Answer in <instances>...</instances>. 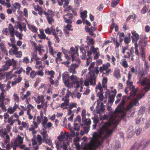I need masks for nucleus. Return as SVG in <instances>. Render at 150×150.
<instances>
[{
    "label": "nucleus",
    "mask_w": 150,
    "mask_h": 150,
    "mask_svg": "<svg viewBox=\"0 0 150 150\" xmlns=\"http://www.w3.org/2000/svg\"><path fill=\"white\" fill-rule=\"evenodd\" d=\"M27 25L28 28L33 32L35 33H37L38 28L35 25H30L29 23H27Z\"/></svg>",
    "instance_id": "19"
},
{
    "label": "nucleus",
    "mask_w": 150,
    "mask_h": 150,
    "mask_svg": "<svg viewBox=\"0 0 150 150\" xmlns=\"http://www.w3.org/2000/svg\"><path fill=\"white\" fill-rule=\"evenodd\" d=\"M16 57L17 58H21L22 55V53L21 51H18L15 54Z\"/></svg>",
    "instance_id": "48"
},
{
    "label": "nucleus",
    "mask_w": 150,
    "mask_h": 150,
    "mask_svg": "<svg viewBox=\"0 0 150 150\" xmlns=\"http://www.w3.org/2000/svg\"><path fill=\"white\" fill-rule=\"evenodd\" d=\"M8 132L5 128L0 129V137L5 139V136L7 134Z\"/></svg>",
    "instance_id": "23"
},
{
    "label": "nucleus",
    "mask_w": 150,
    "mask_h": 150,
    "mask_svg": "<svg viewBox=\"0 0 150 150\" xmlns=\"http://www.w3.org/2000/svg\"><path fill=\"white\" fill-rule=\"evenodd\" d=\"M113 121H108L105 123L100 128L98 133L94 132L93 134V138H92L88 144L87 146L89 149L92 150L95 149L101 145V143L99 139L102 141L108 137L112 133L113 130L110 127L114 123Z\"/></svg>",
    "instance_id": "1"
},
{
    "label": "nucleus",
    "mask_w": 150,
    "mask_h": 150,
    "mask_svg": "<svg viewBox=\"0 0 150 150\" xmlns=\"http://www.w3.org/2000/svg\"><path fill=\"white\" fill-rule=\"evenodd\" d=\"M87 13V11L86 10H85L81 13V17L83 20L86 18L87 16L86 14Z\"/></svg>",
    "instance_id": "39"
},
{
    "label": "nucleus",
    "mask_w": 150,
    "mask_h": 150,
    "mask_svg": "<svg viewBox=\"0 0 150 150\" xmlns=\"http://www.w3.org/2000/svg\"><path fill=\"white\" fill-rule=\"evenodd\" d=\"M15 5L14 6V7L15 9H19L21 8L20 4L18 2H16L15 3Z\"/></svg>",
    "instance_id": "63"
},
{
    "label": "nucleus",
    "mask_w": 150,
    "mask_h": 150,
    "mask_svg": "<svg viewBox=\"0 0 150 150\" xmlns=\"http://www.w3.org/2000/svg\"><path fill=\"white\" fill-rule=\"evenodd\" d=\"M132 42L134 43L135 41H137L139 38V35L135 31L132 32Z\"/></svg>",
    "instance_id": "16"
},
{
    "label": "nucleus",
    "mask_w": 150,
    "mask_h": 150,
    "mask_svg": "<svg viewBox=\"0 0 150 150\" xmlns=\"http://www.w3.org/2000/svg\"><path fill=\"white\" fill-rule=\"evenodd\" d=\"M97 95L99 97V99L101 101L103 100L104 96L103 92H98L97 94Z\"/></svg>",
    "instance_id": "44"
},
{
    "label": "nucleus",
    "mask_w": 150,
    "mask_h": 150,
    "mask_svg": "<svg viewBox=\"0 0 150 150\" xmlns=\"http://www.w3.org/2000/svg\"><path fill=\"white\" fill-rule=\"evenodd\" d=\"M62 80L66 86L69 87L70 85L69 77L68 72H65L62 74Z\"/></svg>",
    "instance_id": "6"
},
{
    "label": "nucleus",
    "mask_w": 150,
    "mask_h": 150,
    "mask_svg": "<svg viewBox=\"0 0 150 150\" xmlns=\"http://www.w3.org/2000/svg\"><path fill=\"white\" fill-rule=\"evenodd\" d=\"M70 50L71 51L72 61H73L74 60L75 57L79 56V54L77 53V52L76 51H75V50L74 48L73 47L71 48Z\"/></svg>",
    "instance_id": "15"
},
{
    "label": "nucleus",
    "mask_w": 150,
    "mask_h": 150,
    "mask_svg": "<svg viewBox=\"0 0 150 150\" xmlns=\"http://www.w3.org/2000/svg\"><path fill=\"white\" fill-rule=\"evenodd\" d=\"M113 75L117 79H118V77H120V70L117 69H115Z\"/></svg>",
    "instance_id": "27"
},
{
    "label": "nucleus",
    "mask_w": 150,
    "mask_h": 150,
    "mask_svg": "<svg viewBox=\"0 0 150 150\" xmlns=\"http://www.w3.org/2000/svg\"><path fill=\"white\" fill-rule=\"evenodd\" d=\"M125 100L122 99L121 102L120 103V104L117 106L118 108H121L122 107H123L125 103Z\"/></svg>",
    "instance_id": "55"
},
{
    "label": "nucleus",
    "mask_w": 150,
    "mask_h": 150,
    "mask_svg": "<svg viewBox=\"0 0 150 150\" xmlns=\"http://www.w3.org/2000/svg\"><path fill=\"white\" fill-rule=\"evenodd\" d=\"M99 71L98 69V67H96L94 68V69H92L91 71H90V75H93V74L95 75V74H97L99 72Z\"/></svg>",
    "instance_id": "30"
},
{
    "label": "nucleus",
    "mask_w": 150,
    "mask_h": 150,
    "mask_svg": "<svg viewBox=\"0 0 150 150\" xmlns=\"http://www.w3.org/2000/svg\"><path fill=\"white\" fill-rule=\"evenodd\" d=\"M48 75H50V78H54V75L55 74L53 70L48 71H46Z\"/></svg>",
    "instance_id": "35"
},
{
    "label": "nucleus",
    "mask_w": 150,
    "mask_h": 150,
    "mask_svg": "<svg viewBox=\"0 0 150 150\" xmlns=\"http://www.w3.org/2000/svg\"><path fill=\"white\" fill-rule=\"evenodd\" d=\"M15 110L12 108V107L9 108L8 109V112L10 114H13Z\"/></svg>",
    "instance_id": "62"
},
{
    "label": "nucleus",
    "mask_w": 150,
    "mask_h": 150,
    "mask_svg": "<svg viewBox=\"0 0 150 150\" xmlns=\"http://www.w3.org/2000/svg\"><path fill=\"white\" fill-rule=\"evenodd\" d=\"M48 46L49 47V52L52 55L54 54L53 50L52 47H51V45L48 43Z\"/></svg>",
    "instance_id": "52"
},
{
    "label": "nucleus",
    "mask_w": 150,
    "mask_h": 150,
    "mask_svg": "<svg viewBox=\"0 0 150 150\" xmlns=\"http://www.w3.org/2000/svg\"><path fill=\"white\" fill-rule=\"evenodd\" d=\"M86 110L85 109L82 110L81 112L82 119L86 118Z\"/></svg>",
    "instance_id": "54"
},
{
    "label": "nucleus",
    "mask_w": 150,
    "mask_h": 150,
    "mask_svg": "<svg viewBox=\"0 0 150 150\" xmlns=\"http://www.w3.org/2000/svg\"><path fill=\"white\" fill-rule=\"evenodd\" d=\"M40 79L39 78H37L36 79V81L35 82L34 84V87L36 88L38 84L39 83H40Z\"/></svg>",
    "instance_id": "57"
},
{
    "label": "nucleus",
    "mask_w": 150,
    "mask_h": 150,
    "mask_svg": "<svg viewBox=\"0 0 150 150\" xmlns=\"http://www.w3.org/2000/svg\"><path fill=\"white\" fill-rule=\"evenodd\" d=\"M23 62L25 64H28L29 63V59L27 57H25L23 59Z\"/></svg>",
    "instance_id": "64"
},
{
    "label": "nucleus",
    "mask_w": 150,
    "mask_h": 150,
    "mask_svg": "<svg viewBox=\"0 0 150 150\" xmlns=\"http://www.w3.org/2000/svg\"><path fill=\"white\" fill-rule=\"evenodd\" d=\"M120 63L122 66L125 68H127L128 67V64L125 58L122 59L121 62Z\"/></svg>",
    "instance_id": "25"
},
{
    "label": "nucleus",
    "mask_w": 150,
    "mask_h": 150,
    "mask_svg": "<svg viewBox=\"0 0 150 150\" xmlns=\"http://www.w3.org/2000/svg\"><path fill=\"white\" fill-rule=\"evenodd\" d=\"M36 75V72L34 70H32L30 73V77L31 79H33L35 77Z\"/></svg>",
    "instance_id": "41"
},
{
    "label": "nucleus",
    "mask_w": 150,
    "mask_h": 150,
    "mask_svg": "<svg viewBox=\"0 0 150 150\" xmlns=\"http://www.w3.org/2000/svg\"><path fill=\"white\" fill-rule=\"evenodd\" d=\"M43 13L46 16L48 23L52 25V23L54 22V20L53 17V16L50 15L49 13L45 11H44Z\"/></svg>",
    "instance_id": "9"
},
{
    "label": "nucleus",
    "mask_w": 150,
    "mask_h": 150,
    "mask_svg": "<svg viewBox=\"0 0 150 150\" xmlns=\"http://www.w3.org/2000/svg\"><path fill=\"white\" fill-rule=\"evenodd\" d=\"M69 79L73 84L79 80V78L76 75H72L69 77Z\"/></svg>",
    "instance_id": "24"
},
{
    "label": "nucleus",
    "mask_w": 150,
    "mask_h": 150,
    "mask_svg": "<svg viewBox=\"0 0 150 150\" xmlns=\"http://www.w3.org/2000/svg\"><path fill=\"white\" fill-rule=\"evenodd\" d=\"M150 143V139L149 140H146L145 139H143L140 144L138 145V147L137 148V150H139V148L143 146L142 149L145 148Z\"/></svg>",
    "instance_id": "8"
},
{
    "label": "nucleus",
    "mask_w": 150,
    "mask_h": 150,
    "mask_svg": "<svg viewBox=\"0 0 150 150\" xmlns=\"http://www.w3.org/2000/svg\"><path fill=\"white\" fill-rule=\"evenodd\" d=\"M82 121L83 122L85 125L87 126H89L91 124V122L90 119H86V118L82 119Z\"/></svg>",
    "instance_id": "29"
},
{
    "label": "nucleus",
    "mask_w": 150,
    "mask_h": 150,
    "mask_svg": "<svg viewBox=\"0 0 150 150\" xmlns=\"http://www.w3.org/2000/svg\"><path fill=\"white\" fill-rule=\"evenodd\" d=\"M90 85L94 86L96 84V76L93 74V75H90L89 79Z\"/></svg>",
    "instance_id": "11"
},
{
    "label": "nucleus",
    "mask_w": 150,
    "mask_h": 150,
    "mask_svg": "<svg viewBox=\"0 0 150 150\" xmlns=\"http://www.w3.org/2000/svg\"><path fill=\"white\" fill-rule=\"evenodd\" d=\"M9 66L8 64H5L1 68V71H7L9 68Z\"/></svg>",
    "instance_id": "36"
},
{
    "label": "nucleus",
    "mask_w": 150,
    "mask_h": 150,
    "mask_svg": "<svg viewBox=\"0 0 150 150\" xmlns=\"http://www.w3.org/2000/svg\"><path fill=\"white\" fill-rule=\"evenodd\" d=\"M45 31L46 34H47L49 35H50L51 33H52L50 30V28L48 27H47V28L45 29Z\"/></svg>",
    "instance_id": "56"
},
{
    "label": "nucleus",
    "mask_w": 150,
    "mask_h": 150,
    "mask_svg": "<svg viewBox=\"0 0 150 150\" xmlns=\"http://www.w3.org/2000/svg\"><path fill=\"white\" fill-rule=\"evenodd\" d=\"M8 32L11 37H14V34L16 30H15L14 28L11 23L9 24L8 28Z\"/></svg>",
    "instance_id": "14"
},
{
    "label": "nucleus",
    "mask_w": 150,
    "mask_h": 150,
    "mask_svg": "<svg viewBox=\"0 0 150 150\" xmlns=\"http://www.w3.org/2000/svg\"><path fill=\"white\" fill-rule=\"evenodd\" d=\"M69 99H66L63 103L61 104V107L63 108V107L65 106H68L69 105Z\"/></svg>",
    "instance_id": "33"
},
{
    "label": "nucleus",
    "mask_w": 150,
    "mask_h": 150,
    "mask_svg": "<svg viewBox=\"0 0 150 150\" xmlns=\"http://www.w3.org/2000/svg\"><path fill=\"white\" fill-rule=\"evenodd\" d=\"M87 40L89 41V42L90 44L92 45H93L94 44V42L93 41V40L92 38H90L88 36H87Z\"/></svg>",
    "instance_id": "53"
},
{
    "label": "nucleus",
    "mask_w": 150,
    "mask_h": 150,
    "mask_svg": "<svg viewBox=\"0 0 150 150\" xmlns=\"http://www.w3.org/2000/svg\"><path fill=\"white\" fill-rule=\"evenodd\" d=\"M85 133H87L89 130L90 126H86L83 127Z\"/></svg>",
    "instance_id": "60"
},
{
    "label": "nucleus",
    "mask_w": 150,
    "mask_h": 150,
    "mask_svg": "<svg viewBox=\"0 0 150 150\" xmlns=\"http://www.w3.org/2000/svg\"><path fill=\"white\" fill-rule=\"evenodd\" d=\"M115 96V94H113L110 95L109 96V100H108V102L112 104L113 102Z\"/></svg>",
    "instance_id": "31"
},
{
    "label": "nucleus",
    "mask_w": 150,
    "mask_h": 150,
    "mask_svg": "<svg viewBox=\"0 0 150 150\" xmlns=\"http://www.w3.org/2000/svg\"><path fill=\"white\" fill-rule=\"evenodd\" d=\"M6 137V139L5 138V141L4 143L6 144H7L9 141L10 139L9 136L7 134L5 136Z\"/></svg>",
    "instance_id": "58"
},
{
    "label": "nucleus",
    "mask_w": 150,
    "mask_h": 150,
    "mask_svg": "<svg viewBox=\"0 0 150 150\" xmlns=\"http://www.w3.org/2000/svg\"><path fill=\"white\" fill-rule=\"evenodd\" d=\"M48 119L45 116L44 118V119L43 120V121L42 123V125L44 128H46V127L45 126L46 125V124L47 122L48 121Z\"/></svg>",
    "instance_id": "38"
},
{
    "label": "nucleus",
    "mask_w": 150,
    "mask_h": 150,
    "mask_svg": "<svg viewBox=\"0 0 150 150\" xmlns=\"http://www.w3.org/2000/svg\"><path fill=\"white\" fill-rule=\"evenodd\" d=\"M149 8V6H144L142 8L141 13L142 14H145L146 13Z\"/></svg>",
    "instance_id": "40"
},
{
    "label": "nucleus",
    "mask_w": 150,
    "mask_h": 150,
    "mask_svg": "<svg viewBox=\"0 0 150 150\" xmlns=\"http://www.w3.org/2000/svg\"><path fill=\"white\" fill-rule=\"evenodd\" d=\"M17 61L13 59H11L8 58V59L5 61V63L8 65L9 66L13 65V67L16 66Z\"/></svg>",
    "instance_id": "10"
},
{
    "label": "nucleus",
    "mask_w": 150,
    "mask_h": 150,
    "mask_svg": "<svg viewBox=\"0 0 150 150\" xmlns=\"http://www.w3.org/2000/svg\"><path fill=\"white\" fill-rule=\"evenodd\" d=\"M12 71H11L10 72L6 73V79L8 80H10L16 76L15 74H11Z\"/></svg>",
    "instance_id": "20"
},
{
    "label": "nucleus",
    "mask_w": 150,
    "mask_h": 150,
    "mask_svg": "<svg viewBox=\"0 0 150 150\" xmlns=\"http://www.w3.org/2000/svg\"><path fill=\"white\" fill-rule=\"evenodd\" d=\"M14 100L17 102H18L19 101V98L17 94L15 93L13 95Z\"/></svg>",
    "instance_id": "51"
},
{
    "label": "nucleus",
    "mask_w": 150,
    "mask_h": 150,
    "mask_svg": "<svg viewBox=\"0 0 150 150\" xmlns=\"http://www.w3.org/2000/svg\"><path fill=\"white\" fill-rule=\"evenodd\" d=\"M41 34H39L38 35V36L39 38L42 39H44L45 38H46V35L44 33V32L43 31L42 32H40Z\"/></svg>",
    "instance_id": "45"
},
{
    "label": "nucleus",
    "mask_w": 150,
    "mask_h": 150,
    "mask_svg": "<svg viewBox=\"0 0 150 150\" xmlns=\"http://www.w3.org/2000/svg\"><path fill=\"white\" fill-rule=\"evenodd\" d=\"M0 48L4 54H8L7 51L6 49V47L3 43L1 42L0 43Z\"/></svg>",
    "instance_id": "28"
},
{
    "label": "nucleus",
    "mask_w": 150,
    "mask_h": 150,
    "mask_svg": "<svg viewBox=\"0 0 150 150\" xmlns=\"http://www.w3.org/2000/svg\"><path fill=\"white\" fill-rule=\"evenodd\" d=\"M85 29L86 32L89 33V35L92 36H94V37H95V34L93 32V29L89 28L86 26H85Z\"/></svg>",
    "instance_id": "21"
},
{
    "label": "nucleus",
    "mask_w": 150,
    "mask_h": 150,
    "mask_svg": "<svg viewBox=\"0 0 150 150\" xmlns=\"http://www.w3.org/2000/svg\"><path fill=\"white\" fill-rule=\"evenodd\" d=\"M145 88H142V90L139 92L137 93V94L136 98L134 99L131 102H132L133 106L134 105H136L138 103V100L141 99L142 97L144 96L145 93L149 91V88H148V89L145 90Z\"/></svg>",
    "instance_id": "3"
},
{
    "label": "nucleus",
    "mask_w": 150,
    "mask_h": 150,
    "mask_svg": "<svg viewBox=\"0 0 150 150\" xmlns=\"http://www.w3.org/2000/svg\"><path fill=\"white\" fill-rule=\"evenodd\" d=\"M77 103H71L69 105V110H71L73 108L77 107Z\"/></svg>",
    "instance_id": "43"
},
{
    "label": "nucleus",
    "mask_w": 150,
    "mask_h": 150,
    "mask_svg": "<svg viewBox=\"0 0 150 150\" xmlns=\"http://www.w3.org/2000/svg\"><path fill=\"white\" fill-rule=\"evenodd\" d=\"M131 89V90L130 92V96L134 97L138 92V89L135 88L134 86H132Z\"/></svg>",
    "instance_id": "22"
},
{
    "label": "nucleus",
    "mask_w": 150,
    "mask_h": 150,
    "mask_svg": "<svg viewBox=\"0 0 150 150\" xmlns=\"http://www.w3.org/2000/svg\"><path fill=\"white\" fill-rule=\"evenodd\" d=\"M34 99L35 102L38 104L41 103L42 104L44 103L45 101L44 97L43 95H41V96H38L37 98H34Z\"/></svg>",
    "instance_id": "12"
},
{
    "label": "nucleus",
    "mask_w": 150,
    "mask_h": 150,
    "mask_svg": "<svg viewBox=\"0 0 150 150\" xmlns=\"http://www.w3.org/2000/svg\"><path fill=\"white\" fill-rule=\"evenodd\" d=\"M34 9L36 11H38L42 9L41 7L39 5H37L36 6H34Z\"/></svg>",
    "instance_id": "49"
},
{
    "label": "nucleus",
    "mask_w": 150,
    "mask_h": 150,
    "mask_svg": "<svg viewBox=\"0 0 150 150\" xmlns=\"http://www.w3.org/2000/svg\"><path fill=\"white\" fill-rule=\"evenodd\" d=\"M79 67V65L75 63L72 64L69 67L68 71L69 73H72V74H76L77 71H76V69L78 68Z\"/></svg>",
    "instance_id": "7"
},
{
    "label": "nucleus",
    "mask_w": 150,
    "mask_h": 150,
    "mask_svg": "<svg viewBox=\"0 0 150 150\" xmlns=\"http://www.w3.org/2000/svg\"><path fill=\"white\" fill-rule=\"evenodd\" d=\"M70 0H58L57 3L59 6H62L63 4V7L65 8L69 4Z\"/></svg>",
    "instance_id": "13"
},
{
    "label": "nucleus",
    "mask_w": 150,
    "mask_h": 150,
    "mask_svg": "<svg viewBox=\"0 0 150 150\" xmlns=\"http://www.w3.org/2000/svg\"><path fill=\"white\" fill-rule=\"evenodd\" d=\"M8 28H6L3 29L2 31V32L3 34L6 35H8L9 34L8 33Z\"/></svg>",
    "instance_id": "61"
},
{
    "label": "nucleus",
    "mask_w": 150,
    "mask_h": 150,
    "mask_svg": "<svg viewBox=\"0 0 150 150\" xmlns=\"http://www.w3.org/2000/svg\"><path fill=\"white\" fill-rule=\"evenodd\" d=\"M65 23L68 24H71L74 21L73 19L74 16L73 14L71 13H67L63 16Z\"/></svg>",
    "instance_id": "5"
},
{
    "label": "nucleus",
    "mask_w": 150,
    "mask_h": 150,
    "mask_svg": "<svg viewBox=\"0 0 150 150\" xmlns=\"http://www.w3.org/2000/svg\"><path fill=\"white\" fill-rule=\"evenodd\" d=\"M67 139V137L66 135L64 134H61L60 136H59L58 137V140L61 142L62 141H63V140L64 139Z\"/></svg>",
    "instance_id": "37"
},
{
    "label": "nucleus",
    "mask_w": 150,
    "mask_h": 150,
    "mask_svg": "<svg viewBox=\"0 0 150 150\" xmlns=\"http://www.w3.org/2000/svg\"><path fill=\"white\" fill-rule=\"evenodd\" d=\"M13 115L11 116L7 120L8 123L10 124L11 126H12L15 122L14 120H13Z\"/></svg>",
    "instance_id": "32"
},
{
    "label": "nucleus",
    "mask_w": 150,
    "mask_h": 150,
    "mask_svg": "<svg viewBox=\"0 0 150 150\" xmlns=\"http://www.w3.org/2000/svg\"><path fill=\"white\" fill-rule=\"evenodd\" d=\"M73 125L74 126V127H73V129L75 131H78L79 130L80 127L79 124L74 122Z\"/></svg>",
    "instance_id": "34"
},
{
    "label": "nucleus",
    "mask_w": 150,
    "mask_h": 150,
    "mask_svg": "<svg viewBox=\"0 0 150 150\" xmlns=\"http://www.w3.org/2000/svg\"><path fill=\"white\" fill-rule=\"evenodd\" d=\"M23 138L21 136L18 135L17 136L15 140L14 141L13 144L16 145L18 144H22L23 142Z\"/></svg>",
    "instance_id": "17"
},
{
    "label": "nucleus",
    "mask_w": 150,
    "mask_h": 150,
    "mask_svg": "<svg viewBox=\"0 0 150 150\" xmlns=\"http://www.w3.org/2000/svg\"><path fill=\"white\" fill-rule=\"evenodd\" d=\"M133 106V105L132 102H129L126 107L125 109L127 111H129Z\"/></svg>",
    "instance_id": "42"
},
{
    "label": "nucleus",
    "mask_w": 150,
    "mask_h": 150,
    "mask_svg": "<svg viewBox=\"0 0 150 150\" xmlns=\"http://www.w3.org/2000/svg\"><path fill=\"white\" fill-rule=\"evenodd\" d=\"M95 65V63L94 62L91 63L89 66L88 69L90 71L89 73L90 72V71L92 70L91 69H92L94 67Z\"/></svg>",
    "instance_id": "59"
},
{
    "label": "nucleus",
    "mask_w": 150,
    "mask_h": 150,
    "mask_svg": "<svg viewBox=\"0 0 150 150\" xmlns=\"http://www.w3.org/2000/svg\"><path fill=\"white\" fill-rule=\"evenodd\" d=\"M18 47H17L16 46L13 48H11L9 51V54L12 55H15L18 50Z\"/></svg>",
    "instance_id": "18"
},
{
    "label": "nucleus",
    "mask_w": 150,
    "mask_h": 150,
    "mask_svg": "<svg viewBox=\"0 0 150 150\" xmlns=\"http://www.w3.org/2000/svg\"><path fill=\"white\" fill-rule=\"evenodd\" d=\"M69 136L71 137H74L75 136V132L74 131L73 128H71L70 130Z\"/></svg>",
    "instance_id": "46"
},
{
    "label": "nucleus",
    "mask_w": 150,
    "mask_h": 150,
    "mask_svg": "<svg viewBox=\"0 0 150 150\" xmlns=\"http://www.w3.org/2000/svg\"><path fill=\"white\" fill-rule=\"evenodd\" d=\"M145 76V75L143 71H139L138 75V78L139 81L137 82V83H140L142 85H144L145 84L147 85V86L143 88H145V90H146L149 88V90H150V76L144 77Z\"/></svg>",
    "instance_id": "2"
},
{
    "label": "nucleus",
    "mask_w": 150,
    "mask_h": 150,
    "mask_svg": "<svg viewBox=\"0 0 150 150\" xmlns=\"http://www.w3.org/2000/svg\"><path fill=\"white\" fill-rule=\"evenodd\" d=\"M26 74L27 75H29L30 71L33 70L32 68L31 67L28 66L26 68Z\"/></svg>",
    "instance_id": "50"
},
{
    "label": "nucleus",
    "mask_w": 150,
    "mask_h": 150,
    "mask_svg": "<svg viewBox=\"0 0 150 150\" xmlns=\"http://www.w3.org/2000/svg\"><path fill=\"white\" fill-rule=\"evenodd\" d=\"M14 34H15L17 37H18V38L19 40L22 39V35L19 33L17 30L16 31Z\"/></svg>",
    "instance_id": "47"
},
{
    "label": "nucleus",
    "mask_w": 150,
    "mask_h": 150,
    "mask_svg": "<svg viewBox=\"0 0 150 150\" xmlns=\"http://www.w3.org/2000/svg\"><path fill=\"white\" fill-rule=\"evenodd\" d=\"M40 134L42 136L44 140H46L47 139L48 136L47 134V132L45 129H43V131L41 132Z\"/></svg>",
    "instance_id": "26"
},
{
    "label": "nucleus",
    "mask_w": 150,
    "mask_h": 150,
    "mask_svg": "<svg viewBox=\"0 0 150 150\" xmlns=\"http://www.w3.org/2000/svg\"><path fill=\"white\" fill-rule=\"evenodd\" d=\"M110 67V64L109 62H107L105 64H103L102 66L100 67L99 71L102 73L103 71H105V72H103V74L108 76L109 74L112 71L111 69L109 68Z\"/></svg>",
    "instance_id": "4"
}]
</instances>
